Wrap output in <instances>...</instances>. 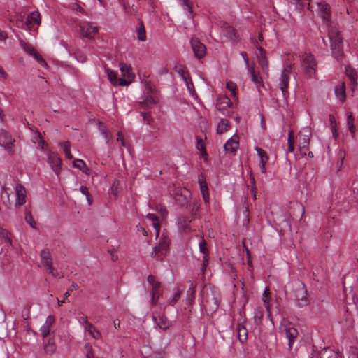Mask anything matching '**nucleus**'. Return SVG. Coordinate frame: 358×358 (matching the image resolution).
Masks as SVG:
<instances>
[{
	"instance_id": "f257e3e1",
	"label": "nucleus",
	"mask_w": 358,
	"mask_h": 358,
	"mask_svg": "<svg viewBox=\"0 0 358 358\" xmlns=\"http://www.w3.org/2000/svg\"><path fill=\"white\" fill-rule=\"evenodd\" d=\"M328 36L333 57L337 60L342 59L343 57V38L340 31L336 27H331L329 30Z\"/></svg>"
},
{
	"instance_id": "f03ea898",
	"label": "nucleus",
	"mask_w": 358,
	"mask_h": 358,
	"mask_svg": "<svg viewBox=\"0 0 358 358\" xmlns=\"http://www.w3.org/2000/svg\"><path fill=\"white\" fill-rule=\"evenodd\" d=\"M301 66L305 74L310 78L317 75V62L314 55L308 52H304L301 57Z\"/></svg>"
},
{
	"instance_id": "7ed1b4c3",
	"label": "nucleus",
	"mask_w": 358,
	"mask_h": 358,
	"mask_svg": "<svg viewBox=\"0 0 358 358\" xmlns=\"http://www.w3.org/2000/svg\"><path fill=\"white\" fill-rule=\"evenodd\" d=\"M279 330L280 334L285 335V336L288 339L289 348V349H292V344L298 336L297 329L288 320L283 318L280 322Z\"/></svg>"
},
{
	"instance_id": "20e7f679",
	"label": "nucleus",
	"mask_w": 358,
	"mask_h": 358,
	"mask_svg": "<svg viewBox=\"0 0 358 358\" xmlns=\"http://www.w3.org/2000/svg\"><path fill=\"white\" fill-rule=\"evenodd\" d=\"M40 257L41 263L47 273L53 277H57V275L55 274L52 266V259L49 249H43L40 252Z\"/></svg>"
},
{
	"instance_id": "39448f33",
	"label": "nucleus",
	"mask_w": 358,
	"mask_h": 358,
	"mask_svg": "<svg viewBox=\"0 0 358 358\" xmlns=\"http://www.w3.org/2000/svg\"><path fill=\"white\" fill-rule=\"evenodd\" d=\"M291 71L292 64H289L284 67L280 77L279 87L284 96H286V94L287 92Z\"/></svg>"
},
{
	"instance_id": "423d86ee",
	"label": "nucleus",
	"mask_w": 358,
	"mask_h": 358,
	"mask_svg": "<svg viewBox=\"0 0 358 358\" xmlns=\"http://www.w3.org/2000/svg\"><path fill=\"white\" fill-rule=\"evenodd\" d=\"M120 70L122 76L120 78V86H127L131 84L135 78L131 66L125 64H120Z\"/></svg>"
},
{
	"instance_id": "0eeeda50",
	"label": "nucleus",
	"mask_w": 358,
	"mask_h": 358,
	"mask_svg": "<svg viewBox=\"0 0 358 358\" xmlns=\"http://www.w3.org/2000/svg\"><path fill=\"white\" fill-rule=\"evenodd\" d=\"M40 24L41 15L38 11H34L27 16L25 24L23 22H17V26L27 29L31 27L38 26Z\"/></svg>"
},
{
	"instance_id": "6e6552de",
	"label": "nucleus",
	"mask_w": 358,
	"mask_h": 358,
	"mask_svg": "<svg viewBox=\"0 0 358 358\" xmlns=\"http://www.w3.org/2000/svg\"><path fill=\"white\" fill-rule=\"evenodd\" d=\"M81 34L90 39L94 38L99 31L96 25L93 22H84L80 26Z\"/></svg>"
},
{
	"instance_id": "1a4fd4ad",
	"label": "nucleus",
	"mask_w": 358,
	"mask_h": 358,
	"mask_svg": "<svg viewBox=\"0 0 358 358\" xmlns=\"http://www.w3.org/2000/svg\"><path fill=\"white\" fill-rule=\"evenodd\" d=\"M147 280L149 282V284L152 285V289L150 292V303L152 306H155L157 303L159 301L158 291L161 286V284L159 282L156 280V278L152 275L148 276Z\"/></svg>"
},
{
	"instance_id": "9d476101",
	"label": "nucleus",
	"mask_w": 358,
	"mask_h": 358,
	"mask_svg": "<svg viewBox=\"0 0 358 358\" xmlns=\"http://www.w3.org/2000/svg\"><path fill=\"white\" fill-rule=\"evenodd\" d=\"M15 140L6 131H0V145L9 153L13 152Z\"/></svg>"
},
{
	"instance_id": "9b49d317",
	"label": "nucleus",
	"mask_w": 358,
	"mask_h": 358,
	"mask_svg": "<svg viewBox=\"0 0 358 358\" xmlns=\"http://www.w3.org/2000/svg\"><path fill=\"white\" fill-rule=\"evenodd\" d=\"M233 103L230 100L229 97L227 96H220L217 99V107L219 111H220L223 115H228L229 114V111L228 109L232 108Z\"/></svg>"
},
{
	"instance_id": "f8f14e48",
	"label": "nucleus",
	"mask_w": 358,
	"mask_h": 358,
	"mask_svg": "<svg viewBox=\"0 0 358 358\" xmlns=\"http://www.w3.org/2000/svg\"><path fill=\"white\" fill-rule=\"evenodd\" d=\"M299 136L298 148L300 152H302L303 150L307 148L309 145L311 133L310 129L306 127L299 132Z\"/></svg>"
},
{
	"instance_id": "ddd939ff",
	"label": "nucleus",
	"mask_w": 358,
	"mask_h": 358,
	"mask_svg": "<svg viewBox=\"0 0 358 358\" xmlns=\"http://www.w3.org/2000/svg\"><path fill=\"white\" fill-rule=\"evenodd\" d=\"M295 300L297 306L299 307H302L308 304V299L307 296V291L305 289L303 284L295 290Z\"/></svg>"
},
{
	"instance_id": "4468645a",
	"label": "nucleus",
	"mask_w": 358,
	"mask_h": 358,
	"mask_svg": "<svg viewBox=\"0 0 358 358\" xmlns=\"http://www.w3.org/2000/svg\"><path fill=\"white\" fill-rule=\"evenodd\" d=\"M15 202V206H22L25 203L27 192L25 188L20 184H17L14 188Z\"/></svg>"
},
{
	"instance_id": "2eb2a0df",
	"label": "nucleus",
	"mask_w": 358,
	"mask_h": 358,
	"mask_svg": "<svg viewBox=\"0 0 358 358\" xmlns=\"http://www.w3.org/2000/svg\"><path fill=\"white\" fill-rule=\"evenodd\" d=\"M48 163L57 175L60 173L62 163L57 154L50 153L48 156Z\"/></svg>"
},
{
	"instance_id": "dca6fc26",
	"label": "nucleus",
	"mask_w": 358,
	"mask_h": 358,
	"mask_svg": "<svg viewBox=\"0 0 358 358\" xmlns=\"http://www.w3.org/2000/svg\"><path fill=\"white\" fill-rule=\"evenodd\" d=\"M191 45L196 57L201 59L206 55V46L198 39L192 38Z\"/></svg>"
},
{
	"instance_id": "f3484780",
	"label": "nucleus",
	"mask_w": 358,
	"mask_h": 358,
	"mask_svg": "<svg viewBox=\"0 0 358 358\" xmlns=\"http://www.w3.org/2000/svg\"><path fill=\"white\" fill-rule=\"evenodd\" d=\"M317 10L322 18L329 22L331 20V8L326 2H320L317 3Z\"/></svg>"
},
{
	"instance_id": "a211bd4d",
	"label": "nucleus",
	"mask_w": 358,
	"mask_h": 358,
	"mask_svg": "<svg viewBox=\"0 0 358 358\" xmlns=\"http://www.w3.org/2000/svg\"><path fill=\"white\" fill-rule=\"evenodd\" d=\"M152 320L156 325L162 330L168 329L171 325V322L164 315H161L159 316L153 315Z\"/></svg>"
},
{
	"instance_id": "6ab92c4d",
	"label": "nucleus",
	"mask_w": 358,
	"mask_h": 358,
	"mask_svg": "<svg viewBox=\"0 0 358 358\" xmlns=\"http://www.w3.org/2000/svg\"><path fill=\"white\" fill-rule=\"evenodd\" d=\"M255 150L257 152V155L259 156V158L261 172L263 174H265L266 173V164L268 161L269 157L264 150L258 147H255Z\"/></svg>"
},
{
	"instance_id": "aec40b11",
	"label": "nucleus",
	"mask_w": 358,
	"mask_h": 358,
	"mask_svg": "<svg viewBox=\"0 0 358 358\" xmlns=\"http://www.w3.org/2000/svg\"><path fill=\"white\" fill-rule=\"evenodd\" d=\"M239 146L238 137L234 135L230 138L224 144V150L228 152H234L237 150Z\"/></svg>"
},
{
	"instance_id": "412c9836",
	"label": "nucleus",
	"mask_w": 358,
	"mask_h": 358,
	"mask_svg": "<svg viewBox=\"0 0 358 358\" xmlns=\"http://www.w3.org/2000/svg\"><path fill=\"white\" fill-rule=\"evenodd\" d=\"M55 322V317L52 315H49L46 318V321L44 324L40 328V331L43 338L47 337L50 331V328Z\"/></svg>"
},
{
	"instance_id": "4be33fe9",
	"label": "nucleus",
	"mask_w": 358,
	"mask_h": 358,
	"mask_svg": "<svg viewBox=\"0 0 358 358\" xmlns=\"http://www.w3.org/2000/svg\"><path fill=\"white\" fill-rule=\"evenodd\" d=\"M199 183L201 193L205 204H208L210 201V195L206 182L202 178H199Z\"/></svg>"
},
{
	"instance_id": "5701e85b",
	"label": "nucleus",
	"mask_w": 358,
	"mask_h": 358,
	"mask_svg": "<svg viewBox=\"0 0 358 358\" xmlns=\"http://www.w3.org/2000/svg\"><path fill=\"white\" fill-rule=\"evenodd\" d=\"M224 36L231 41H236L238 40L236 30L231 26L226 24L222 29Z\"/></svg>"
},
{
	"instance_id": "b1692460",
	"label": "nucleus",
	"mask_w": 358,
	"mask_h": 358,
	"mask_svg": "<svg viewBox=\"0 0 358 358\" xmlns=\"http://www.w3.org/2000/svg\"><path fill=\"white\" fill-rule=\"evenodd\" d=\"M334 93L337 99H338L342 103L345 101V86L344 83H340L334 89Z\"/></svg>"
},
{
	"instance_id": "393cba45",
	"label": "nucleus",
	"mask_w": 358,
	"mask_h": 358,
	"mask_svg": "<svg viewBox=\"0 0 358 358\" xmlns=\"http://www.w3.org/2000/svg\"><path fill=\"white\" fill-rule=\"evenodd\" d=\"M73 166L75 168L80 169L83 173L87 176H89L91 173L90 168L87 166V164L83 159H75L73 162Z\"/></svg>"
},
{
	"instance_id": "a878e982",
	"label": "nucleus",
	"mask_w": 358,
	"mask_h": 358,
	"mask_svg": "<svg viewBox=\"0 0 358 358\" xmlns=\"http://www.w3.org/2000/svg\"><path fill=\"white\" fill-rule=\"evenodd\" d=\"M345 73L350 78L352 84L356 86L357 85V72L356 69L350 66H347L345 67Z\"/></svg>"
},
{
	"instance_id": "bb28decb",
	"label": "nucleus",
	"mask_w": 358,
	"mask_h": 358,
	"mask_svg": "<svg viewBox=\"0 0 358 358\" xmlns=\"http://www.w3.org/2000/svg\"><path fill=\"white\" fill-rule=\"evenodd\" d=\"M85 331L89 332V334L96 340L100 339L101 338V333L96 329V327L92 323H87V327H85L84 329Z\"/></svg>"
},
{
	"instance_id": "cd10ccee",
	"label": "nucleus",
	"mask_w": 358,
	"mask_h": 358,
	"mask_svg": "<svg viewBox=\"0 0 358 358\" xmlns=\"http://www.w3.org/2000/svg\"><path fill=\"white\" fill-rule=\"evenodd\" d=\"M238 336L241 343H244L248 339V330L245 327L238 324L237 327Z\"/></svg>"
},
{
	"instance_id": "c85d7f7f",
	"label": "nucleus",
	"mask_w": 358,
	"mask_h": 358,
	"mask_svg": "<svg viewBox=\"0 0 358 358\" xmlns=\"http://www.w3.org/2000/svg\"><path fill=\"white\" fill-rule=\"evenodd\" d=\"M106 73L107 74L108 80H110L112 85L115 86L120 85V78H117V74L115 71L110 69H106Z\"/></svg>"
},
{
	"instance_id": "c756f323",
	"label": "nucleus",
	"mask_w": 358,
	"mask_h": 358,
	"mask_svg": "<svg viewBox=\"0 0 358 358\" xmlns=\"http://www.w3.org/2000/svg\"><path fill=\"white\" fill-rule=\"evenodd\" d=\"M248 73L250 75L251 80L255 83L256 85L260 84L262 78L259 76V73H256L255 70L254 65L249 66L247 68Z\"/></svg>"
},
{
	"instance_id": "7c9ffc66",
	"label": "nucleus",
	"mask_w": 358,
	"mask_h": 358,
	"mask_svg": "<svg viewBox=\"0 0 358 358\" xmlns=\"http://www.w3.org/2000/svg\"><path fill=\"white\" fill-rule=\"evenodd\" d=\"M257 48L259 49V52L262 53V57L259 59V63L260 66H262L263 71L265 72L266 73H268V62L265 55H262L264 50L261 47H259V48L257 47Z\"/></svg>"
},
{
	"instance_id": "2f4dec72",
	"label": "nucleus",
	"mask_w": 358,
	"mask_h": 358,
	"mask_svg": "<svg viewBox=\"0 0 358 358\" xmlns=\"http://www.w3.org/2000/svg\"><path fill=\"white\" fill-rule=\"evenodd\" d=\"M20 44L24 50L33 57H34V55L38 54L32 45L27 43L22 40L20 41Z\"/></svg>"
},
{
	"instance_id": "473e14b6",
	"label": "nucleus",
	"mask_w": 358,
	"mask_h": 358,
	"mask_svg": "<svg viewBox=\"0 0 358 358\" xmlns=\"http://www.w3.org/2000/svg\"><path fill=\"white\" fill-rule=\"evenodd\" d=\"M229 128V121L225 119H221L217 124V133L222 134L227 131Z\"/></svg>"
},
{
	"instance_id": "72a5a7b5",
	"label": "nucleus",
	"mask_w": 358,
	"mask_h": 358,
	"mask_svg": "<svg viewBox=\"0 0 358 358\" xmlns=\"http://www.w3.org/2000/svg\"><path fill=\"white\" fill-rule=\"evenodd\" d=\"M72 288L71 289H69L64 294V298L62 300H57V303H58V306H61L64 303H65L66 301H68V297L70 296L73 289H78V285L75 282H73L72 283V285H71Z\"/></svg>"
},
{
	"instance_id": "f704fd0d",
	"label": "nucleus",
	"mask_w": 358,
	"mask_h": 358,
	"mask_svg": "<svg viewBox=\"0 0 358 358\" xmlns=\"http://www.w3.org/2000/svg\"><path fill=\"white\" fill-rule=\"evenodd\" d=\"M137 38L140 41L146 40V31L144 25L141 22L140 26L136 29Z\"/></svg>"
},
{
	"instance_id": "c9c22d12",
	"label": "nucleus",
	"mask_w": 358,
	"mask_h": 358,
	"mask_svg": "<svg viewBox=\"0 0 358 358\" xmlns=\"http://www.w3.org/2000/svg\"><path fill=\"white\" fill-rule=\"evenodd\" d=\"M320 358H338V355L331 349L327 348L320 352Z\"/></svg>"
},
{
	"instance_id": "e433bc0d",
	"label": "nucleus",
	"mask_w": 358,
	"mask_h": 358,
	"mask_svg": "<svg viewBox=\"0 0 358 358\" xmlns=\"http://www.w3.org/2000/svg\"><path fill=\"white\" fill-rule=\"evenodd\" d=\"M264 316V310L262 308L257 307L254 310V320L256 324H261Z\"/></svg>"
},
{
	"instance_id": "4c0bfd02",
	"label": "nucleus",
	"mask_w": 358,
	"mask_h": 358,
	"mask_svg": "<svg viewBox=\"0 0 358 358\" xmlns=\"http://www.w3.org/2000/svg\"><path fill=\"white\" fill-rule=\"evenodd\" d=\"M59 146L63 150L65 157L68 159H72L73 155L70 150V143L68 141L62 142L59 144Z\"/></svg>"
},
{
	"instance_id": "58836bf2",
	"label": "nucleus",
	"mask_w": 358,
	"mask_h": 358,
	"mask_svg": "<svg viewBox=\"0 0 358 358\" xmlns=\"http://www.w3.org/2000/svg\"><path fill=\"white\" fill-rule=\"evenodd\" d=\"M287 149H288V151L291 153L294 152V132L292 131H289V134H288Z\"/></svg>"
},
{
	"instance_id": "ea45409f",
	"label": "nucleus",
	"mask_w": 358,
	"mask_h": 358,
	"mask_svg": "<svg viewBox=\"0 0 358 358\" xmlns=\"http://www.w3.org/2000/svg\"><path fill=\"white\" fill-rule=\"evenodd\" d=\"M196 148L201 152L204 158L207 157V153L205 150V145L202 138L196 137Z\"/></svg>"
},
{
	"instance_id": "a19ab883",
	"label": "nucleus",
	"mask_w": 358,
	"mask_h": 358,
	"mask_svg": "<svg viewBox=\"0 0 358 358\" xmlns=\"http://www.w3.org/2000/svg\"><path fill=\"white\" fill-rule=\"evenodd\" d=\"M347 124H348L349 130L351 132L352 136H354L355 133V124H354V117H353L352 113H349L348 115Z\"/></svg>"
},
{
	"instance_id": "79ce46f5",
	"label": "nucleus",
	"mask_w": 358,
	"mask_h": 358,
	"mask_svg": "<svg viewBox=\"0 0 358 358\" xmlns=\"http://www.w3.org/2000/svg\"><path fill=\"white\" fill-rule=\"evenodd\" d=\"M180 291L178 289L173 294V297L167 301V303L171 306H173L180 298Z\"/></svg>"
},
{
	"instance_id": "37998d69",
	"label": "nucleus",
	"mask_w": 358,
	"mask_h": 358,
	"mask_svg": "<svg viewBox=\"0 0 358 358\" xmlns=\"http://www.w3.org/2000/svg\"><path fill=\"white\" fill-rule=\"evenodd\" d=\"M236 84L234 82L230 81L227 83V88L234 99H236Z\"/></svg>"
},
{
	"instance_id": "c03bdc74",
	"label": "nucleus",
	"mask_w": 358,
	"mask_h": 358,
	"mask_svg": "<svg viewBox=\"0 0 358 358\" xmlns=\"http://www.w3.org/2000/svg\"><path fill=\"white\" fill-rule=\"evenodd\" d=\"M185 85L187 88V90H188L189 94L192 96H195L196 92H195V89H194V85L192 83L191 78L189 80H187L186 82H185Z\"/></svg>"
},
{
	"instance_id": "a18cd8bd",
	"label": "nucleus",
	"mask_w": 358,
	"mask_h": 358,
	"mask_svg": "<svg viewBox=\"0 0 358 358\" xmlns=\"http://www.w3.org/2000/svg\"><path fill=\"white\" fill-rule=\"evenodd\" d=\"M155 252H162L165 255L168 251V246L166 243H160L158 246L154 247Z\"/></svg>"
},
{
	"instance_id": "49530a36",
	"label": "nucleus",
	"mask_w": 358,
	"mask_h": 358,
	"mask_svg": "<svg viewBox=\"0 0 358 358\" xmlns=\"http://www.w3.org/2000/svg\"><path fill=\"white\" fill-rule=\"evenodd\" d=\"M145 102L148 106L155 105L157 103V98L152 94L148 95L145 99Z\"/></svg>"
},
{
	"instance_id": "de8ad7c7",
	"label": "nucleus",
	"mask_w": 358,
	"mask_h": 358,
	"mask_svg": "<svg viewBox=\"0 0 358 358\" xmlns=\"http://www.w3.org/2000/svg\"><path fill=\"white\" fill-rule=\"evenodd\" d=\"M0 236L4 238L8 243H11L10 234L7 230L0 229Z\"/></svg>"
},
{
	"instance_id": "09e8293b",
	"label": "nucleus",
	"mask_w": 358,
	"mask_h": 358,
	"mask_svg": "<svg viewBox=\"0 0 358 358\" xmlns=\"http://www.w3.org/2000/svg\"><path fill=\"white\" fill-rule=\"evenodd\" d=\"M120 185V182L119 180H115L110 188V192L111 193L115 195V196H117V193H118V186Z\"/></svg>"
},
{
	"instance_id": "8fccbe9b",
	"label": "nucleus",
	"mask_w": 358,
	"mask_h": 358,
	"mask_svg": "<svg viewBox=\"0 0 358 358\" xmlns=\"http://www.w3.org/2000/svg\"><path fill=\"white\" fill-rule=\"evenodd\" d=\"M199 251L200 252H201L203 255H208V250H207V247H206V243L204 240H202L200 243H199Z\"/></svg>"
},
{
	"instance_id": "3c124183",
	"label": "nucleus",
	"mask_w": 358,
	"mask_h": 358,
	"mask_svg": "<svg viewBox=\"0 0 358 358\" xmlns=\"http://www.w3.org/2000/svg\"><path fill=\"white\" fill-rule=\"evenodd\" d=\"M175 71L178 74L179 76L185 73L187 71L184 66L178 64L175 66Z\"/></svg>"
},
{
	"instance_id": "603ef678",
	"label": "nucleus",
	"mask_w": 358,
	"mask_h": 358,
	"mask_svg": "<svg viewBox=\"0 0 358 358\" xmlns=\"http://www.w3.org/2000/svg\"><path fill=\"white\" fill-rule=\"evenodd\" d=\"M348 358H358V352L356 348H350L348 354Z\"/></svg>"
},
{
	"instance_id": "864d4df0",
	"label": "nucleus",
	"mask_w": 358,
	"mask_h": 358,
	"mask_svg": "<svg viewBox=\"0 0 358 358\" xmlns=\"http://www.w3.org/2000/svg\"><path fill=\"white\" fill-rule=\"evenodd\" d=\"M34 58L38 62V63L41 66L45 67V68L47 67V64H46L45 61L43 59V58L41 55L37 54V55H34Z\"/></svg>"
},
{
	"instance_id": "5fc2aeb1",
	"label": "nucleus",
	"mask_w": 358,
	"mask_h": 358,
	"mask_svg": "<svg viewBox=\"0 0 358 358\" xmlns=\"http://www.w3.org/2000/svg\"><path fill=\"white\" fill-rule=\"evenodd\" d=\"M25 221L27 224H34L35 222L34 219L31 215V213L29 211L25 213Z\"/></svg>"
},
{
	"instance_id": "6e6d98bb",
	"label": "nucleus",
	"mask_w": 358,
	"mask_h": 358,
	"mask_svg": "<svg viewBox=\"0 0 358 358\" xmlns=\"http://www.w3.org/2000/svg\"><path fill=\"white\" fill-rule=\"evenodd\" d=\"M262 301L264 302V306L268 312V316L269 317H271V321H272V319H271V310H270V303H269V301L268 299H266V298H263L262 299Z\"/></svg>"
},
{
	"instance_id": "4d7b16f0",
	"label": "nucleus",
	"mask_w": 358,
	"mask_h": 358,
	"mask_svg": "<svg viewBox=\"0 0 358 358\" xmlns=\"http://www.w3.org/2000/svg\"><path fill=\"white\" fill-rule=\"evenodd\" d=\"M147 218L153 222H157L159 221L158 217L155 214L149 213L147 215Z\"/></svg>"
},
{
	"instance_id": "13d9d810",
	"label": "nucleus",
	"mask_w": 358,
	"mask_h": 358,
	"mask_svg": "<svg viewBox=\"0 0 358 358\" xmlns=\"http://www.w3.org/2000/svg\"><path fill=\"white\" fill-rule=\"evenodd\" d=\"M73 10H76V12H79L83 15H86L85 10L80 6H79L78 4H76L74 6Z\"/></svg>"
},
{
	"instance_id": "bf43d9fd",
	"label": "nucleus",
	"mask_w": 358,
	"mask_h": 358,
	"mask_svg": "<svg viewBox=\"0 0 358 358\" xmlns=\"http://www.w3.org/2000/svg\"><path fill=\"white\" fill-rule=\"evenodd\" d=\"M208 264V255H204L203 256V269L205 270Z\"/></svg>"
},
{
	"instance_id": "052dcab7",
	"label": "nucleus",
	"mask_w": 358,
	"mask_h": 358,
	"mask_svg": "<svg viewBox=\"0 0 358 358\" xmlns=\"http://www.w3.org/2000/svg\"><path fill=\"white\" fill-rule=\"evenodd\" d=\"M329 122L331 127H336V119L333 115H329Z\"/></svg>"
},
{
	"instance_id": "680f3d73",
	"label": "nucleus",
	"mask_w": 358,
	"mask_h": 358,
	"mask_svg": "<svg viewBox=\"0 0 358 358\" xmlns=\"http://www.w3.org/2000/svg\"><path fill=\"white\" fill-rule=\"evenodd\" d=\"M241 55L242 56V57H243V59L244 60V62H245V66H246V69L248 68L249 66H250L249 65V60H248V57H246V53L244 52H242L241 53Z\"/></svg>"
},
{
	"instance_id": "e2e57ef3",
	"label": "nucleus",
	"mask_w": 358,
	"mask_h": 358,
	"mask_svg": "<svg viewBox=\"0 0 358 358\" xmlns=\"http://www.w3.org/2000/svg\"><path fill=\"white\" fill-rule=\"evenodd\" d=\"M102 134L103 135L104 138H106V143H109V141L111 139V135L108 134L106 130V129H104L103 131H102Z\"/></svg>"
},
{
	"instance_id": "0e129e2a",
	"label": "nucleus",
	"mask_w": 358,
	"mask_h": 358,
	"mask_svg": "<svg viewBox=\"0 0 358 358\" xmlns=\"http://www.w3.org/2000/svg\"><path fill=\"white\" fill-rule=\"evenodd\" d=\"M8 74L4 71V70L0 66V78L6 80L8 78Z\"/></svg>"
},
{
	"instance_id": "69168bd1",
	"label": "nucleus",
	"mask_w": 358,
	"mask_h": 358,
	"mask_svg": "<svg viewBox=\"0 0 358 358\" xmlns=\"http://www.w3.org/2000/svg\"><path fill=\"white\" fill-rule=\"evenodd\" d=\"M180 78L182 79V80L185 82H186L187 80H189L190 79V77H189V73L187 71H186L185 73H183L182 75L180 76Z\"/></svg>"
},
{
	"instance_id": "338daca9",
	"label": "nucleus",
	"mask_w": 358,
	"mask_h": 358,
	"mask_svg": "<svg viewBox=\"0 0 358 358\" xmlns=\"http://www.w3.org/2000/svg\"><path fill=\"white\" fill-rule=\"evenodd\" d=\"M331 132H332V136L333 137L336 139L338 136V129H337V127H331Z\"/></svg>"
},
{
	"instance_id": "774afa93",
	"label": "nucleus",
	"mask_w": 358,
	"mask_h": 358,
	"mask_svg": "<svg viewBox=\"0 0 358 358\" xmlns=\"http://www.w3.org/2000/svg\"><path fill=\"white\" fill-rule=\"evenodd\" d=\"M80 191L81 192L82 194H83L85 196L90 194L87 187L85 186H80Z\"/></svg>"
}]
</instances>
